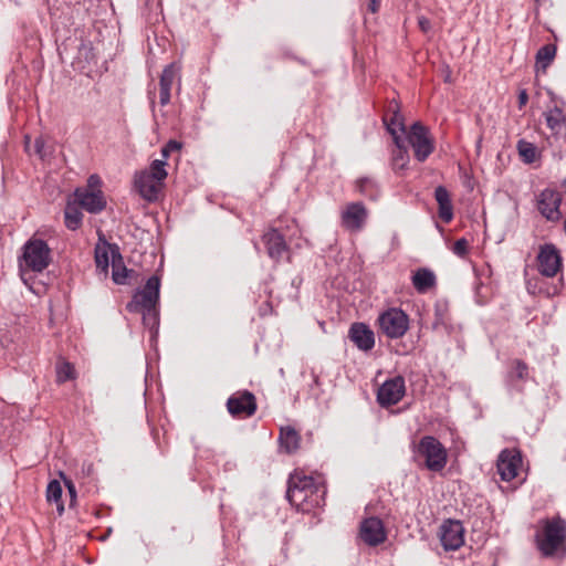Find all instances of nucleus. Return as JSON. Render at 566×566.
Returning <instances> with one entry per match:
<instances>
[{
    "mask_svg": "<svg viewBox=\"0 0 566 566\" xmlns=\"http://www.w3.org/2000/svg\"><path fill=\"white\" fill-rule=\"evenodd\" d=\"M541 530L535 533L537 549L544 557L566 555V521L559 515L539 521Z\"/></svg>",
    "mask_w": 566,
    "mask_h": 566,
    "instance_id": "f257e3e1",
    "label": "nucleus"
},
{
    "mask_svg": "<svg viewBox=\"0 0 566 566\" xmlns=\"http://www.w3.org/2000/svg\"><path fill=\"white\" fill-rule=\"evenodd\" d=\"M319 490L312 476L294 473L290 475L286 499L298 511L310 512L321 503Z\"/></svg>",
    "mask_w": 566,
    "mask_h": 566,
    "instance_id": "f03ea898",
    "label": "nucleus"
},
{
    "mask_svg": "<svg viewBox=\"0 0 566 566\" xmlns=\"http://www.w3.org/2000/svg\"><path fill=\"white\" fill-rule=\"evenodd\" d=\"M52 261V252L42 239H30L23 245V253L19 264L21 272H43Z\"/></svg>",
    "mask_w": 566,
    "mask_h": 566,
    "instance_id": "7ed1b4c3",
    "label": "nucleus"
},
{
    "mask_svg": "<svg viewBox=\"0 0 566 566\" xmlns=\"http://www.w3.org/2000/svg\"><path fill=\"white\" fill-rule=\"evenodd\" d=\"M160 280L157 275L150 276L144 287L138 290L130 302L127 303L126 310L129 313H139L144 308L157 307L159 303Z\"/></svg>",
    "mask_w": 566,
    "mask_h": 566,
    "instance_id": "20e7f679",
    "label": "nucleus"
},
{
    "mask_svg": "<svg viewBox=\"0 0 566 566\" xmlns=\"http://www.w3.org/2000/svg\"><path fill=\"white\" fill-rule=\"evenodd\" d=\"M418 451L424 457L428 470L439 472L444 469L448 460L447 450L437 438L422 437L418 444Z\"/></svg>",
    "mask_w": 566,
    "mask_h": 566,
    "instance_id": "39448f33",
    "label": "nucleus"
},
{
    "mask_svg": "<svg viewBox=\"0 0 566 566\" xmlns=\"http://www.w3.org/2000/svg\"><path fill=\"white\" fill-rule=\"evenodd\" d=\"M380 331L391 339L402 337L409 329V317L400 308H389L378 317Z\"/></svg>",
    "mask_w": 566,
    "mask_h": 566,
    "instance_id": "423d86ee",
    "label": "nucleus"
},
{
    "mask_svg": "<svg viewBox=\"0 0 566 566\" xmlns=\"http://www.w3.org/2000/svg\"><path fill=\"white\" fill-rule=\"evenodd\" d=\"M407 140L413 149L416 159L420 163H423L434 150V142L430 132L420 122L411 125L407 134Z\"/></svg>",
    "mask_w": 566,
    "mask_h": 566,
    "instance_id": "0eeeda50",
    "label": "nucleus"
},
{
    "mask_svg": "<svg viewBox=\"0 0 566 566\" xmlns=\"http://www.w3.org/2000/svg\"><path fill=\"white\" fill-rule=\"evenodd\" d=\"M255 396L249 390L232 394L227 400V409L234 418H249L256 411Z\"/></svg>",
    "mask_w": 566,
    "mask_h": 566,
    "instance_id": "6e6552de",
    "label": "nucleus"
},
{
    "mask_svg": "<svg viewBox=\"0 0 566 566\" xmlns=\"http://www.w3.org/2000/svg\"><path fill=\"white\" fill-rule=\"evenodd\" d=\"M562 195L551 188L544 189L537 197V210L549 222H558L562 219Z\"/></svg>",
    "mask_w": 566,
    "mask_h": 566,
    "instance_id": "1a4fd4ad",
    "label": "nucleus"
},
{
    "mask_svg": "<svg viewBox=\"0 0 566 566\" xmlns=\"http://www.w3.org/2000/svg\"><path fill=\"white\" fill-rule=\"evenodd\" d=\"M538 272L546 277H554L562 269V256L553 243L539 248L537 255Z\"/></svg>",
    "mask_w": 566,
    "mask_h": 566,
    "instance_id": "9d476101",
    "label": "nucleus"
},
{
    "mask_svg": "<svg viewBox=\"0 0 566 566\" xmlns=\"http://www.w3.org/2000/svg\"><path fill=\"white\" fill-rule=\"evenodd\" d=\"M444 551H457L464 544V527L458 520H446L439 531Z\"/></svg>",
    "mask_w": 566,
    "mask_h": 566,
    "instance_id": "9b49d317",
    "label": "nucleus"
},
{
    "mask_svg": "<svg viewBox=\"0 0 566 566\" xmlns=\"http://www.w3.org/2000/svg\"><path fill=\"white\" fill-rule=\"evenodd\" d=\"M405 379L401 376L386 380L378 389L377 401L381 407L398 403L405 396Z\"/></svg>",
    "mask_w": 566,
    "mask_h": 566,
    "instance_id": "f8f14e48",
    "label": "nucleus"
},
{
    "mask_svg": "<svg viewBox=\"0 0 566 566\" xmlns=\"http://www.w3.org/2000/svg\"><path fill=\"white\" fill-rule=\"evenodd\" d=\"M522 465L521 452L516 449H504L497 458L496 468L501 480L510 482L517 476Z\"/></svg>",
    "mask_w": 566,
    "mask_h": 566,
    "instance_id": "ddd939ff",
    "label": "nucleus"
},
{
    "mask_svg": "<svg viewBox=\"0 0 566 566\" xmlns=\"http://www.w3.org/2000/svg\"><path fill=\"white\" fill-rule=\"evenodd\" d=\"M367 217L368 212L363 202H350L340 213V223L344 229L357 232L364 228Z\"/></svg>",
    "mask_w": 566,
    "mask_h": 566,
    "instance_id": "4468645a",
    "label": "nucleus"
},
{
    "mask_svg": "<svg viewBox=\"0 0 566 566\" xmlns=\"http://www.w3.org/2000/svg\"><path fill=\"white\" fill-rule=\"evenodd\" d=\"M359 535L368 546H378L387 538L384 523L378 517L365 518L360 524Z\"/></svg>",
    "mask_w": 566,
    "mask_h": 566,
    "instance_id": "2eb2a0df",
    "label": "nucleus"
},
{
    "mask_svg": "<svg viewBox=\"0 0 566 566\" xmlns=\"http://www.w3.org/2000/svg\"><path fill=\"white\" fill-rule=\"evenodd\" d=\"M134 186L143 199L154 202L158 199L164 182L140 170L134 176Z\"/></svg>",
    "mask_w": 566,
    "mask_h": 566,
    "instance_id": "dca6fc26",
    "label": "nucleus"
},
{
    "mask_svg": "<svg viewBox=\"0 0 566 566\" xmlns=\"http://www.w3.org/2000/svg\"><path fill=\"white\" fill-rule=\"evenodd\" d=\"M75 202L90 213H99L106 207V200L101 190L78 188L74 192Z\"/></svg>",
    "mask_w": 566,
    "mask_h": 566,
    "instance_id": "f3484780",
    "label": "nucleus"
},
{
    "mask_svg": "<svg viewBox=\"0 0 566 566\" xmlns=\"http://www.w3.org/2000/svg\"><path fill=\"white\" fill-rule=\"evenodd\" d=\"M176 80L180 81V66L172 62L164 67L159 77V103L161 106L170 103L171 88Z\"/></svg>",
    "mask_w": 566,
    "mask_h": 566,
    "instance_id": "a211bd4d",
    "label": "nucleus"
},
{
    "mask_svg": "<svg viewBox=\"0 0 566 566\" xmlns=\"http://www.w3.org/2000/svg\"><path fill=\"white\" fill-rule=\"evenodd\" d=\"M348 337L360 350L368 352L375 346V334L365 323H354Z\"/></svg>",
    "mask_w": 566,
    "mask_h": 566,
    "instance_id": "6ab92c4d",
    "label": "nucleus"
},
{
    "mask_svg": "<svg viewBox=\"0 0 566 566\" xmlns=\"http://www.w3.org/2000/svg\"><path fill=\"white\" fill-rule=\"evenodd\" d=\"M384 124L388 133L392 136L394 139L402 138L399 135L400 133L406 132V126L403 123V116L400 113L399 105L397 102L391 101L387 107V111L382 117Z\"/></svg>",
    "mask_w": 566,
    "mask_h": 566,
    "instance_id": "aec40b11",
    "label": "nucleus"
},
{
    "mask_svg": "<svg viewBox=\"0 0 566 566\" xmlns=\"http://www.w3.org/2000/svg\"><path fill=\"white\" fill-rule=\"evenodd\" d=\"M268 254L271 259L279 261L287 250L286 242L282 233L272 229L263 235Z\"/></svg>",
    "mask_w": 566,
    "mask_h": 566,
    "instance_id": "412c9836",
    "label": "nucleus"
},
{
    "mask_svg": "<svg viewBox=\"0 0 566 566\" xmlns=\"http://www.w3.org/2000/svg\"><path fill=\"white\" fill-rule=\"evenodd\" d=\"M544 117L553 136L566 134V115L562 108L554 106L544 113Z\"/></svg>",
    "mask_w": 566,
    "mask_h": 566,
    "instance_id": "4be33fe9",
    "label": "nucleus"
},
{
    "mask_svg": "<svg viewBox=\"0 0 566 566\" xmlns=\"http://www.w3.org/2000/svg\"><path fill=\"white\" fill-rule=\"evenodd\" d=\"M434 198L439 206V217L444 223H449L453 219V207L451 203L450 193L443 186H438L434 189Z\"/></svg>",
    "mask_w": 566,
    "mask_h": 566,
    "instance_id": "5701e85b",
    "label": "nucleus"
},
{
    "mask_svg": "<svg viewBox=\"0 0 566 566\" xmlns=\"http://www.w3.org/2000/svg\"><path fill=\"white\" fill-rule=\"evenodd\" d=\"M411 282L417 292L426 293L436 286L437 277L430 269L420 268L413 273Z\"/></svg>",
    "mask_w": 566,
    "mask_h": 566,
    "instance_id": "b1692460",
    "label": "nucleus"
},
{
    "mask_svg": "<svg viewBox=\"0 0 566 566\" xmlns=\"http://www.w3.org/2000/svg\"><path fill=\"white\" fill-rule=\"evenodd\" d=\"M395 147L391 150V167L398 172L407 168L410 157L402 138L394 139Z\"/></svg>",
    "mask_w": 566,
    "mask_h": 566,
    "instance_id": "393cba45",
    "label": "nucleus"
},
{
    "mask_svg": "<svg viewBox=\"0 0 566 566\" xmlns=\"http://www.w3.org/2000/svg\"><path fill=\"white\" fill-rule=\"evenodd\" d=\"M434 331L443 328L447 332L451 331V316L449 303L446 300H438L434 303V319L432 323Z\"/></svg>",
    "mask_w": 566,
    "mask_h": 566,
    "instance_id": "a878e982",
    "label": "nucleus"
},
{
    "mask_svg": "<svg viewBox=\"0 0 566 566\" xmlns=\"http://www.w3.org/2000/svg\"><path fill=\"white\" fill-rule=\"evenodd\" d=\"M300 434L292 427L281 428L279 441L286 453L296 451L300 447Z\"/></svg>",
    "mask_w": 566,
    "mask_h": 566,
    "instance_id": "bb28decb",
    "label": "nucleus"
},
{
    "mask_svg": "<svg viewBox=\"0 0 566 566\" xmlns=\"http://www.w3.org/2000/svg\"><path fill=\"white\" fill-rule=\"evenodd\" d=\"M112 255H113V281L116 284H126L127 277L133 272L132 270H128L126 266H120L122 263V255L118 252V248L114 245V249H112Z\"/></svg>",
    "mask_w": 566,
    "mask_h": 566,
    "instance_id": "cd10ccee",
    "label": "nucleus"
},
{
    "mask_svg": "<svg viewBox=\"0 0 566 566\" xmlns=\"http://www.w3.org/2000/svg\"><path fill=\"white\" fill-rule=\"evenodd\" d=\"M83 213L81 207L74 203H67L64 210V223L69 230H76L81 227Z\"/></svg>",
    "mask_w": 566,
    "mask_h": 566,
    "instance_id": "c85d7f7f",
    "label": "nucleus"
},
{
    "mask_svg": "<svg viewBox=\"0 0 566 566\" xmlns=\"http://www.w3.org/2000/svg\"><path fill=\"white\" fill-rule=\"evenodd\" d=\"M528 377V367L525 361L515 359L512 363V369L507 374V384L512 387L517 386V381L526 380Z\"/></svg>",
    "mask_w": 566,
    "mask_h": 566,
    "instance_id": "c756f323",
    "label": "nucleus"
},
{
    "mask_svg": "<svg viewBox=\"0 0 566 566\" xmlns=\"http://www.w3.org/2000/svg\"><path fill=\"white\" fill-rule=\"evenodd\" d=\"M46 500L48 502H54L56 504V511L59 515H62L64 512V505L62 502V485L60 481L52 480L49 482L46 486Z\"/></svg>",
    "mask_w": 566,
    "mask_h": 566,
    "instance_id": "7c9ffc66",
    "label": "nucleus"
},
{
    "mask_svg": "<svg viewBox=\"0 0 566 566\" xmlns=\"http://www.w3.org/2000/svg\"><path fill=\"white\" fill-rule=\"evenodd\" d=\"M356 189L361 193L363 196L375 200L379 196V187L376 180L369 177H363L359 178L356 181Z\"/></svg>",
    "mask_w": 566,
    "mask_h": 566,
    "instance_id": "2f4dec72",
    "label": "nucleus"
},
{
    "mask_svg": "<svg viewBox=\"0 0 566 566\" xmlns=\"http://www.w3.org/2000/svg\"><path fill=\"white\" fill-rule=\"evenodd\" d=\"M516 149L525 164H532L536 160L537 148L533 143L520 139L516 144Z\"/></svg>",
    "mask_w": 566,
    "mask_h": 566,
    "instance_id": "473e14b6",
    "label": "nucleus"
},
{
    "mask_svg": "<svg viewBox=\"0 0 566 566\" xmlns=\"http://www.w3.org/2000/svg\"><path fill=\"white\" fill-rule=\"evenodd\" d=\"M556 55V46L554 44H546L542 46L536 53V65L543 70L553 62Z\"/></svg>",
    "mask_w": 566,
    "mask_h": 566,
    "instance_id": "72a5a7b5",
    "label": "nucleus"
},
{
    "mask_svg": "<svg viewBox=\"0 0 566 566\" xmlns=\"http://www.w3.org/2000/svg\"><path fill=\"white\" fill-rule=\"evenodd\" d=\"M166 160L165 159H155L151 161L148 169L143 170L144 172L151 176V178H155L160 181H165V179L168 176V172L166 170Z\"/></svg>",
    "mask_w": 566,
    "mask_h": 566,
    "instance_id": "f704fd0d",
    "label": "nucleus"
},
{
    "mask_svg": "<svg viewBox=\"0 0 566 566\" xmlns=\"http://www.w3.org/2000/svg\"><path fill=\"white\" fill-rule=\"evenodd\" d=\"M76 61L78 64L85 62L91 64L95 61V52L91 42L83 41L77 50Z\"/></svg>",
    "mask_w": 566,
    "mask_h": 566,
    "instance_id": "c9c22d12",
    "label": "nucleus"
},
{
    "mask_svg": "<svg viewBox=\"0 0 566 566\" xmlns=\"http://www.w3.org/2000/svg\"><path fill=\"white\" fill-rule=\"evenodd\" d=\"M54 151V147L52 144L48 143V140L40 136L34 140V153L42 159H46L52 156Z\"/></svg>",
    "mask_w": 566,
    "mask_h": 566,
    "instance_id": "e433bc0d",
    "label": "nucleus"
},
{
    "mask_svg": "<svg viewBox=\"0 0 566 566\" xmlns=\"http://www.w3.org/2000/svg\"><path fill=\"white\" fill-rule=\"evenodd\" d=\"M95 263L96 268L101 269L103 272H107L109 265V256H108V245L105 244L103 247L96 245L95 248Z\"/></svg>",
    "mask_w": 566,
    "mask_h": 566,
    "instance_id": "4c0bfd02",
    "label": "nucleus"
},
{
    "mask_svg": "<svg viewBox=\"0 0 566 566\" xmlns=\"http://www.w3.org/2000/svg\"><path fill=\"white\" fill-rule=\"evenodd\" d=\"M74 378V367L67 361L56 365V381L62 384Z\"/></svg>",
    "mask_w": 566,
    "mask_h": 566,
    "instance_id": "58836bf2",
    "label": "nucleus"
},
{
    "mask_svg": "<svg viewBox=\"0 0 566 566\" xmlns=\"http://www.w3.org/2000/svg\"><path fill=\"white\" fill-rule=\"evenodd\" d=\"M143 314V323L146 327L154 329L159 324V313L157 307L154 308H144L139 312Z\"/></svg>",
    "mask_w": 566,
    "mask_h": 566,
    "instance_id": "ea45409f",
    "label": "nucleus"
},
{
    "mask_svg": "<svg viewBox=\"0 0 566 566\" xmlns=\"http://www.w3.org/2000/svg\"><path fill=\"white\" fill-rule=\"evenodd\" d=\"M468 249H469V242L467 241V239L461 238L454 242L452 251L454 254H457L459 256H464L468 253Z\"/></svg>",
    "mask_w": 566,
    "mask_h": 566,
    "instance_id": "a19ab883",
    "label": "nucleus"
},
{
    "mask_svg": "<svg viewBox=\"0 0 566 566\" xmlns=\"http://www.w3.org/2000/svg\"><path fill=\"white\" fill-rule=\"evenodd\" d=\"M181 148V144L177 140H169L163 148H161V156L163 159H167L171 151L179 150Z\"/></svg>",
    "mask_w": 566,
    "mask_h": 566,
    "instance_id": "79ce46f5",
    "label": "nucleus"
},
{
    "mask_svg": "<svg viewBox=\"0 0 566 566\" xmlns=\"http://www.w3.org/2000/svg\"><path fill=\"white\" fill-rule=\"evenodd\" d=\"M65 485L70 494V506H73L76 501V489L71 480L64 479Z\"/></svg>",
    "mask_w": 566,
    "mask_h": 566,
    "instance_id": "37998d69",
    "label": "nucleus"
},
{
    "mask_svg": "<svg viewBox=\"0 0 566 566\" xmlns=\"http://www.w3.org/2000/svg\"><path fill=\"white\" fill-rule=\"evenodd\" d=\"M418 25H419L420 30L424 33H427L431 30V22L426 17L418 18Z\"/></svg>",
    "mask_w": 566,
    "mask_h": 566,
    "instance_id": "c03bdc74",
    "label": "nucleus"
},
{
    "mask_svg": "<svg viewBox=\"0 0 566 566\" xmlns=\"http://www.w3.org/2000/svg\"><path fill=\"white\" fill-rule=\"evenodd\" d=\"M528 94L525 90H522L518 94V106L520 108L524 107L527 104Z\"/></svg>",
    "mask_w": 566,
    "mask_h": 566,
    "instance_id": "a18cd8bd",
    "label": "nucleus"
},
{
    "mask_svg": "<svg viewBox=\"0 0 566 566\" xmlns=\"http://www.w3.org/2000/svg\"><path fill=\"white\" fill-rule=\"evenodd\" d=\"M379 7H380L379 0H369L368 1V10L371 13H376L379 10Z\"/></svg>",
    "mask_w": 566,
    "mask_h": 566,
    "instance_id": "49530a36",
    "label": "nucleus"
},
{
    "mask_svg": "<svg viewBox=\"0 0 566 566\" xmlns=\"http://www.w3.org/2000/svg\"><path fill=\"white\" fill-rule=\"evenodd\" d=\"M99 177L96 176V175H92L90 178H88V187H94L96 185L99 184Z\"/></svg>",
    "mask_w": 566,
    "mask_h": 566,
    "instance_id": "de8ad7c7",
    "label": "nucleus"
},
{
    "mask_svg": "<svg viewBox=\"0 0 566 566\" xmlns=\"http://www.w3.org/2000/svg\"><path fill=\"white\" fill-rule=\"evenodd\" d=\"M148 97H149V101H150V107L154 111L155 109V94H154V92L148 91Z\"/></svg>",
    "mask_w": 566,
    "mask_h": 566,
    "instance_id": "09e8293b",
    "label": "nucleus"
},
{
    "mask_svg": "<svg viewBox=\"0 0 566 566\" xmlns=\"http://www.w3.org/2000/svg\"><path fill=\"white\" fill-rule=\"evenodd\" d=\"M562 185L566 189V178L563 180Z\"/></svg>",
    "mask_w": 566,
    "mask_h": 566,
    "instance_id": "8fccbe9b",
    "label": "nucleus"
}]
</instances>
